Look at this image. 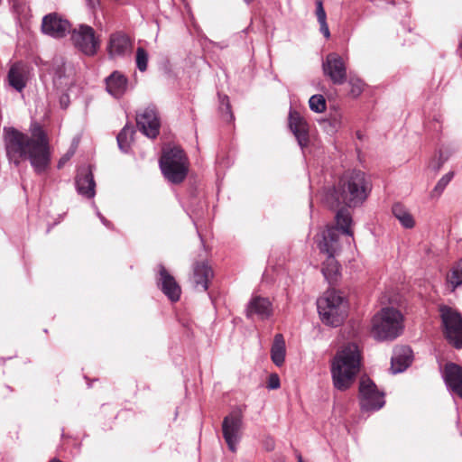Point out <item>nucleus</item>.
<instances>
[{
    "mask_svg": "<svg viewBox=\"0 0 462 462\" xmlns=\"http://www.w3.org/2000/svg\"><path fill=\"white\" fill-rule=\"evenodd\" d=\"M3 138L11 163L18 167L23 160H29L37 174L45 172L51 162V154L47 135L41 125H32V136L13 126H5Z\"/></svg>",
    "mask_w": 462,
    "mask_h": 462,
    "instance_id": "nucleus-1",
    "label": "nucleus"
},
{
    "mask_svg": "<svg viewBox=\"0 0 462 462\" xmlns=\"http://www.w3.org/2000/svg\"><path fill=\"white\" fill-rule=\"evenodd\" d=\"M335 221V226H328L314 236V241L319 252L326 255L321 272L329 283L337 282L340 274V265L336 259L341 250L340 234L349 236H353V232L350 229L352 216L347 208H339L336 213Z\"/></svg>",
    "mask_w": 462,
    "mask_h": 462,
    "instance_id": "nucleus-2",
    "label": "nucleus"
},
{
    "mask_svg": "<svg viewBox=\"0 0 462 462\" xmlns=\"http://www.w3.org/2000/svg\"><path fill=\"white\" fill-rule=\"evenodd\" d=\"M361 364V351L356 343H347L337 352L331 363L334 387L347 390L354 382Z\"/></svg>",
    "mask_w": 462,
    "mask_h": 462,
    "instance_id": "nucleus-3",
    "label": "nucleus"
},
{
    "mask_svg": "<svg viewBox=\"0 0 462 462\" xmlns=\"http://www.w3.org/2000/svg\"><path fill=\"white\" fill-rule=\"evenodd\" d=\"M338 181L342 202L348 208L363 205L372 190L370 180L359 170L346 171Z\"/></svg>",
    "mask_w": 462,
    "mask_h": 462,
    "instance_id": "nucleus-4",
    "label": "nucleus"
},
{
    "mask_svg": "<svg viewBox=\"0 0 462 462\" xmlns=\"http://www.w3.org/2000/svg\"><path fill=\"white\" fill-rule=\"evenodd\" d=\"M402 312L393 307L382 308L372 319L371 335L378 342L393 341L404 330Z\"/></svg>",
    "mask_w": 462,
    "mask_h": 462,
    "instance_id": "nucleus-5",
    "label": "nucleus"
},
{
    "mask_svg": "<svg viewBox=\"0 0 462 462\" xmlns=\"http://www.w3.org/2000/svg\"><path fill=\"white\" fill-rule=\"evenodd\" d=\"M321 321L330 327L340 326L347 315V301L342 292L331 289L317 300Z\"/></svg>",
    "mask_w": 462,
    "mask_h": 462,
    "instance_id": "nucleus-6",
    "label": "nucleus"
},
{
    "mask_svg": "<svg viewBox=\"0 0 462 462\" xmlns=\"http://www.w3.org/2000/svg\"><path fill=\"white\" fill-rule=\"evenodd\" d=\"M159 165L165 179L174 184L182 182L188 174V158L177 146L163 150Z\"/></svg>",
    "mask_w": 462,
    "mask_h": 462,
    "instance_id": "nucleus-7",
    "label": "nucleus"
},
{
    "mask_svg": "<svg viewBox=\"0 0 462 462\" xmlns=\"http://www.w3.org/2000/svg\"><path fill=\"white\" fill-rule=\"evenodd\" d=\"M439 311L445 337L457 349L462 348V315L447 305H440Z\"/></svg>",
    "mask_w": 462,
    "mask_h": 462,
    "instance_id": "nucleus-8",
    "label": "nucleus"
},
{
    "mask_svg": "<svg viewBox=\"0 0 462 462\" xmlns=\"http://www.w3.org/2000/svg\"><path fill=\"white\" fill-rule=\"evenodd\" d=\"M70 39L74 47L88 57L95 56L100 49V38L90 25L81 23L74 28Z\"/></svg>",
    "mask_w": 462,
    "mask_h": 462,
    "instance_id": "nucleus-9",
    "label": "nucleus"
},
{
    "mask_svg": "<svg viewBox=\"0 0 462 462\" xmlns=\"http://www.w3.org/2000/svg\"><path fill=\"white\" fill-rule=\"evenodd\" d=\"M359 402L364 411H375L384 404V393L380 392L376 384L369 377H362L359 383Z\"/></svg>",
    "mask_w": 462,
    "mask_h": 462,
    "instance_id": "nucleus-10",
    "label": "nucleus"
},
{
    "mask_svg": "<svg viewBox=\"0 0 462 462\" xmlns=\"http://www.w3.org/2000/svg\"><path fill=\"white\" fill-rule=\"evenodd\" d=\"M243 418L239 411H232L222 421L223 438L230 451L236 452L241 439Z\"/></svg>",
    "mask_w": 462,
    "mask_h": 462,
    "instance_id": "nucleus-11",
    "label": "nucleus"
},
{
    "mask_svg": "<svg viewBox=\"0 0 462 462\" xmlns=\"http://www.w3.org/2000/svg\"><path fill=\"white\" fill-rule=\"evenodd\" d=\"M322 69L325 76L328 77L334 85H343L347 79L346 66L343 58L331 52L326 56L322 63Z\"/></svg>",
    "mask_w": 462,
    "mask_h": 462,
    "instance_id": "nucleus-12",
    "label": "nucleus"
},
{
    "mask_svg": "<svg viewBox=\"0 0 462 462\" xmlns=\"http://www.w3.org/2000/svg\"><path fill=\"white\" fill-rule=\"evenodd\" d=\"M133 40L125 32L117 31L110 34L106 51L109 59H123L132 52Z\"/></svg>",
    "mask_w": 462,
    "mask_h": 462,
    "instance_id": "nucleus-13",
    "label": "nucleus"
},
{
    "mask_svg": "<svg viewBox=\"0 0 462 462\" xmlns=\"http://www.w3.org/2000/svg\"><path fill=\"white\" fill-rule=\"evenodd\" d=\"M156 285L171 302H177L180 299L181 288L175 278L162 263L157 265Z\"/></svg>",
    "mask_w": 462,
    "mask_h": 462,
    "instance_id": "nucleus-14",
    "label": "nucleus"
},
{
    "mask_svg": "<svg viewBox=\"0 0 462 462\" xmlns=\"http://www.w3.org/2000/svg\"><path fill=\"white\" fill-rule=\"evenodd\" d=\"M136 125L144 135L152 139L155 138L160 129V118L156 107L151 105L137 113Z\"/></svg>",
    "mask_w": 462,
    "mask_h": 462,
    "instance_id": "nucleus-15",
    "label": "nucleus"
},
{
    "mask_svg": "<svg viewBox=\"0 0 462 462\" xmlns=\"http://www.w3.org/2000/svg\"><path fill=\"white\" fill-rule=\"evenodd\" d=\"M70 27V23L57 13H51L42 18V32L56 39L65 37L71 32Z\"/></svg>",
    "mask_w": 462,
    "mask_h": 462,
    "instance_id": "nucleus-16",
    "label": "nucleus"
},
{
    "mask_svg": "<svg viewBox=\"0 0 462 462\" xmlns=\"http://www.w3.org/2000/svg\"><path fill=\"white\" fill-rule=\"evenodd\" d=\"M75 185L79 195L87 199H93L96 196V182L91 165H83L78 169Z\"/></svg>",
    "mask_w": 462,
    "mask_h": 462,
    "instance_id": "nucleus-17",
    "label": "nucleus"
},
{
    "mask_svg": "<svg viewBox=\"0 0 462 462\" xmlns=\"http://www.w3.org/2000/svg\"><path fill=\"white\" fill-rule=\"evenodd\" d=\"M289 127L301 149L309 143V126L307 122L296 111H290Z\"/></svg>",
    "mask_w": 462,
    "mask_h": 462,
    "instance_id": "nucleus-18",
    "label": "nucleus"
},
{
    "mask_svg": "<svg viewBox=\"0 0 462 462\" xmlns=\"http://www.w3.org/2000/svg\"><path fill=\"white\" fill-rule=\"evenodd\" d=\"M443 380L448 390L462 399V367L455 363L447 364L443 372Z\"/></svg>",
    "mask_w": 462,
    "mask_h": 462,
    "instance_id": "nucleus-19",
    "label": "nucleus"
},
{
    "mask_svg": "<svg viewBox=\"0 0 462 462\" xmlns=\"http://www.w3.org/2000/svg\"><path fill=\"white\" fill-rule=\"evenodd\" d=\"M412 350L408 346H397L393 348L391 357V370L393 374L405 371L411 364Z\"/></svg>",
    "mask_w": 462,
    "mask_h": 462,
    "instance_id": "nucleus-20",
    "label": "nucleus"
},
{
    "mask_svg": "<svg viewBox=\"0 0 462 462\" xmlns=\"http://www.w3.org/2000/svg\"><path fill=\"white\" fill-rule=\"evenodd\" d=\"M106 91L115 98H121L128 89L127 78L118 70H115L105 79Z\"/></svg>",
    "mask_w": 462,
    "mask_h": 462,
    "instance_id": "nucleus-21",
    "label": "nucleus"
},
{
    "mask_svg": "<svg viewBox=\"0 0 462 462\" xmlns=\"http://www.w3.org/2000/svg\"><path fill=\"white\" fill-rule=\"evenodd\" d=\"M273 313L272 303L268 298L254 296L248 302L246 316L251 319L256 315L261 319H269Z\"/></svg>",
    "mask_w": 462,
    "mask_h": 462,
    "instance_id": "nucleus-22",
    "label": "nucleus"
},
{
    "mask_svg": "<svg viewBox=\"0 0 462 462\" xmlns=\"http://www.w3.org/2000/svg\"><path fill=\"white\" fill-rule=\"evenodd\" d=\"M213 277V271L206 263H197L193 268V282L195 288L200 291L208 289L209 280Z\"/></svg>",
    "mask_w": 462,
    "mask_h": 462,
    "instance_id": "nucleus-23",
    "label": "nucleus"
},
{
    "mask_svg": "<svg viewBox=\"0 0 462 462\" xmlns=\"http://www.w3.org/2000/svg\"><path fill=\"white\" fill-rule=\"evenodd\" d=\"M9 85L16 91L22 92L26 87V78L23 69L19 64H14L7 74Z\"/></svg>",
    "mask_w": 462,
    "mask_h": 462,
    "instance_id": "nucleus-24",
    "label": "nucleus"
},
{
    "mask_svg": "<svg viewBox=\"0 0 462 462\" xmlns=\"http://www.w3.org/2000/svg\"><path fill=\"white\" fill-rule=\"evenodd\" d=\"M286 346L282 334H276L271 347V359L277 366H282L285 361Z\"/></svg>",
    "mask_w": 462,
    "mask_h": 462,
    "instance_id": "nucleus-25",
    "label": "nucleus"
},
{
    "mask_svg": "<svg viewBox=\"0 0 462 462\" xmlns=\"http://www.w3.org/2000/svg\"><path fill=\"white\" fill-rule=\"evenodd\" d=\"M134 134V130L133 126L125 125L123 129L119 132L116 136V141L119 149L127 153L131 147V143L133 141V135Z\"/></svg>",
    "mask_w": 462,
    "mask_h": 462,
    "instance_id": "nucleus-26",
    "label": "nucleus"
},
{
    "mask_svg": "<svg viewBox=\"0 0 462 462\" xmlns=\"http://www.w3.org/2000/svg\"><path fill=\"white\" fill-rule=\"evenodd\" d=\"M323 201L332 209L338 208L340 204L343 203L339 191V182L337 187H328L324 189Z\"/></svg>",
    "mask_w": 462,
    "mask_h": 462,
    "instance_id": "nucleus-27",
    "label": "nucleus"
},
{
    "mask_svg": "<svg viewBox=\"0 0 462 462\" xmlns=\"http://www.w3.org/2000/svg\"><path fill=\"white\" fill-rule=\"evenodd\" d=\"M393 214L403 227L411 228L414 226L415 223L412 216L403 208L402 205L399 203L394 204L393 206Z\"/></svg>",
    "mask_w": 462,
    "mask_h": 462,
    "instance_id": "nucleus-28",
    "label": "nucleus"
},
{
    "mask_svg": "<svg viewBox=\"0 0 462 462\" xmlns=\"http://www.w3.org/2000/svg\"><path fill=\"white\" fill-rule=\"evenodd\" d=\"M316 15L319 23V31L326 39L330 37V31L327 23V14L323 7L322 1L316 2Z\"/></svg>",
    "mask_w": 462,
    "mask_h": 462,
    "instance_id": "nucleus-29",
    "label": "nucleus"
},
{
    "mask_svg": "<svg viewBox=\"0 0 462 462\" xmlns=\"http://www.w3.org/2000/svg\"><path fill=\"white\" fill-rule=\"evenodd\" d=\"M454 176H455V172L452 171H450L447 172L445 175H443L439 180V181L437 182V184L435 185L433 189L431 190L430 198H432V199L439 198L441 196V194L444 192L447 186L450 183V181L452 180Z\"/></svg>",
    "mask_w": 462,
    "mask_h": 462,
    "instance_id": "nucleus-30",
    "label": "nucleus"
},
{
    "mask_svg": "<svg viewBox=\"0 0 462 462\" xmlns=\"http://www.w3.org/2000/svg\"><path fill=\"white\" fill-rule=\"evenodd\" d=\"M323 125L327 133L333 134L337 133L343 125L342 116L338 113L331 115L329 118L323 121Z\"/></svg>",
    "mask_w": 462,
    "mask_h": 462,
    "instance_id": "nucleus-31",
    "label": "nucleus"
},
{
    "mask_svg": "<svg viewBox=\"0 0 462 462\" xmlns=\"http://www.w3.org/2000/svg\"><path fill=\"white\" fill-rule=\"evenodd\" d=\"M310 109L314 113H323L327 109V102L323 95L315 94L309 99Z\"/></svg>",
    "mask_w": 462,
    "mask_h": 462,
    "instance_id": "nucleus-32",
    "label": "nucleus"
},
{
    "mask_svg": "<svg viewBox=\"0 0 462 462\" xmlns=\"http://www.w3.org/2000/svg\"><path fill=\"white\" fill-rule=\"evenodd\" d=\"M448 281L453 288L462 285V258L452 268L451 273L448 276Z\"/></svg>",
    "mask_w": 462,
    "mask_h": 462,
    "instance_id": "nucleus-33",
    "label": "nucleus"
},
{
    "mask_svg": "<svg viewBox=\"0 0 462 462\" xmlns=\"http://www.w3.org/2000/svg\"><path fill=\"white\" fill-rule=\"evenodd\" d=\"M149 54L143 47H138L135 51V64L139 71L144 72L147 69Z\"/></svg>",
    "mask_w": 462,
    "mask_h": 462,
    "instance_id": "nucleus-34",
    "label": "nucleus"
},
{
    "mask_svg": "<svg viewBox=\"0 0 462 462\" xmlns=\"http://www.w3.org/2000/svg\"><path fill=\"white\" fill-rule=\"evenodd\" d=\"M219 99V109L224 114V118L226 121L230 122L234 119V116L231 111V105L229 102V97L226 95L218 94Z\"/></svg>",
    "mask_w": 462,
    "mask_h": 462,
    "instance_id": "nucleus-35",
    "label": "nucleus"
},
{
    "mask_svg": "<svg viewBox=\"0 0 462 462\" xmlns=\"http://www.w3.org/2000/svg\"><path fill=\"white\" fill-rule=\"evenodd\" d=\"M281 385V383H280V378L278 376V374H272L269 375L268 377V381H267V388L269 390H275V389H278Z\"/></svg>",
    "mask_w": 462,
    "mask_h": 462,
    "instance_id": "nucleus-36",
    "label": "nucleus"
},
{
    "mask_svg": "<svg viewBox=\"0 0 462 462\" xmlns=\"http://www.w3.org/2000/svg\"><path fill=\"white\" fill-rule=\"evenodd\" d=\"M352 86L351 94L354 97L359 96L363 91V82L360 79L353 80L351 79L349 82Z\"/></svg>",
    "mask_w": 462,
    "mask_h": 462,
    "instance_id": "nucleus-37",
    "label": "nucleus"
},
{
    "mask_svg": "<svg viewBox=\"0 0 462 462\" xmlns=\"http://www.w3.org/2000/svg\"><path fill=\"white\" fill-rule=\"evenodd\" d=\"M446 162V159L443 158L442 152H439V158L436 162H432L430 165V167L435 172L439 171V170L442 168L444 162Z\"/></svg>",
    "mask_w": 462,
    "mask_h": 462,
    "instance_id": "nucleus-38",
    "label": "nucleus"
},
{
    "mask_svg": "<svg viewBox=\"0 0 462 462\" xmlns=\"http://www.w3.org/2000/svg\"><path fill=\"white\" fill-rule=\"evenodd\" d=\"M69 103V97L68 95H62L60 98V104L62 108H67Z\"/></svg>",
    "mask_w": 462,
    "mask_h": 462,
    "instance_id": "nucleus-39",
    "label": "nucleus"
},
{
    "mask_svg": "<svg viewBox=\"0 0 462 462\" xmlns=\"http://www.w3.org/2000/svg\"><path fill=\"white\" fill-rule=\"evenodd\" d=\"M101 223L107 228H110L112 229L113 228V224L107 220L106 217L101 221Z\"/></svg>",
    "mask_w": 462,
    "mask_h": 462,
    "instance_id": "nucleus-40",
    "label": "nucleus"
},
{
    "mask_svg": "<svg viewBox=\"0 0 462 462\" xmlns=\"http://www.w3.org/2000/svg\"><path fill=\"white\" fill-rule=\"evenodd\" d=\"M273 448H274V444H273V439L267 440L266 441V449L272 450V449H273Z\"/></svg>",
    "mask_w": 462,
    "mask_h": 462,
    "instance_id": "nucleus-41",
    "label": "nucleus"
},
{
    "mask_svg": "<svg viewBox=\"0 0 462 462\" xmlns=\"http://www.w3.org/2000/svg\"><path fill=\"white\" fill-rule=\"evenodd\" d=\"M63 70L61 68H59L57 71L55 72V78L61 79L63 77Z\"/></svg>",
    "mask_w": 462,
    "mask_h": 462,
    "instance_id": "nucleus-42",
    "label": "nucleus"
},
{
    "mask_svg": "<svg viewBox=\"0 0 462 462\" xmlns=\"http://www.w3.org/2000/svg\"><path fill=\"white\" fill-rule=\"evenodd\" d=\"M92 207L94 208L95 211H96V215L97 217H100L102 214L100 213V211L98 210L97 207L96 206L95 202L92 203Z\"/></svg>",
    "mask_w": 462,
    "mask_h": 462,
    "instance_id": "nucleus-43",
    "label": "nucleus"
},
{
    "mask_svg": "<svg viewBox=\"0 0 462 462\" xmlns=\"http://www.w3.org/2000/svg\"><path fill=\"white\" fill-rule=\"evenodd\" d=\"M64 159H61L60 160L59 163H58V167L60 168L62 166V164L64 163Z\"/></svg>",
    "mask_w": 462,
    "mask_h": 462,
    "instance_id": "nucleus-44",
    "label": "nucleus"
},
{
    "mask_svg": "<svg viewBox=\"0 0 462 462\" xmlns=\"http://www.w3.org/2000/svg\"><path fill=\"white\" fill-rule=\"evenodd\" d=\"M49 462H62V461L54 457V458L51 459Z\"/></svg>",
    "mask_w": 462,
    "mask_h": 462,
    "instance_id": "nucleus-45",
    "label": "nucleus"
},
{
    "mask_svg": "<svg viewBox=\"0 0 462 462\" xmlns=\"http://www.w3.org/2000/svg\"><path fill=\"white\" fill-rule=\"evenodd\" d=\"M356 135H357V138H358V139H362V134H360V132H357V133H356Z\"/></svg>",
    "mask_w": 462,
    "mask_h": 462,
    "instance_id": "nucleus-46",
    "label": "nucleus"
},
{
    "mask_svg": "<svg viewBox=\"0 0 462 462\" xmlns=\"http://www.w3.org/2000/svg\"><path fill=\"white\" fill-rule=\"evenodd\" d=\"M193 26H194V28H195L197 31H199V28L197 26V24H196L195 23H193Z\"/></svg>",
    "mask_w": 462,
    "mask_h": 462,
    "instance_id": "nucleus-47",
    "label": "nucleus"
},
{
    "mask_svg": "<svg viewBox=\"0 0 462 462\" xmlns=\"http://www.w3.org/2000/svg\"><path fill=\"white\" fill-rule=\"evenodd\" d=\"M458 47H459V50H462V39H461V41L459 42V46Z\"/></svg>",
    "mask_w": 462,
    "mask_h": 462,
    "instance_id": "nucleus-48",
    "label": "nucleus"
},
{
    "mask_svg": "<svg viewBox=\"0 0 462 462\" xmlns=\"http://www.w3.org/2000/svg\"><path fill=\"white\" fill-rule=\"evenodd\" d=\"M98 218L100 219V221H102L105 218V217L101 215L100 217H98Z\"/></svg>",
    "mask_w": 462,
    "mask_h": 462,
    "instance_id": "nucleus-49",
    "label": "nucleus"
},
{
    "mask_svg": "<svg viewBox=\"0 0 462 462\" xmlns=\"http://www.w3.org/2000/svg\"><path fill=\"white\" fill-rule=\"evenodd\" d=\"M253 0H245V3L249 4L251 3Z\"/></svg>",
    "mask_w": 462,
    "mask_h": 462,
    "instance_id": "nucleus-50",
    "label": "nucleus"
},
{
    "mask_svg": "<svg viewBox=\"0 0 462 462\" xmlns=\"http://www.w3.org/2000/svg\"><path fill=\"white\" fill-rule=\"evenodd\" d=\"M190 18L191 20H194V15L192 14H190Z\"/></svg>",
    "mask_w": 462,
    "mask_h": 462,
    "instance_id": "nucleus-51",
    "label": "nucleus"
}]
</instances>
